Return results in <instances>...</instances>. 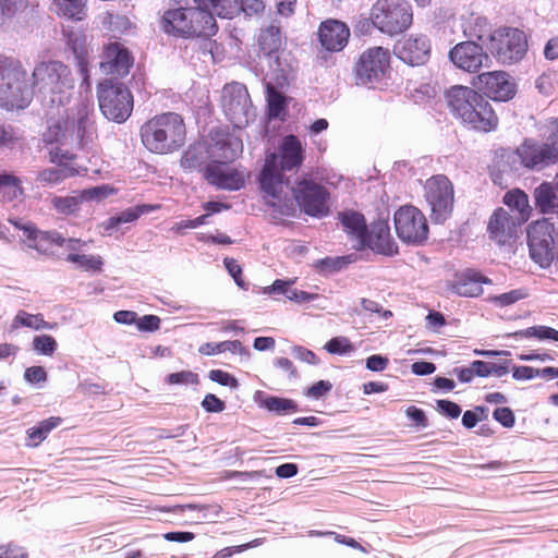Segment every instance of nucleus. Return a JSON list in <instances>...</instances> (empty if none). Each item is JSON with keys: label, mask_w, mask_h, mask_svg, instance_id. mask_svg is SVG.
I'll return each mask as SVG.
<instances>
[{"label": "nucleus", "mask_w": 558, "mask_h": 558, "mask_svg": "<svg viewBox=\"0 0 558 558\" xmlns=\"http://www.w3.org/2000/svg\"><path fill=\"white\" fill-rule=\"evenodd\" d=\"M71 72L61 61H41L33 70V85L22 63L0 57V105H29L33 98L41 105H66V89L72 87Z\"/></svg>", "instance_id": "nucleus-1"}, {"label": "nucleus", "mask_w": 558, "mask_h": 558, "mask_svg": "<svg viewBox=\"0 0 558 558\" xmlns=\"http://www.w3.org/2000/svg\"><path fill=\"white\" fill-rule=\"evenodd\" d=\"M336 219L347 236L354 241L355 252L372 251L376 255L395 257L399 255V245L391 234L388 217H377L371 223L365 215L353 208H343Z\"/></svg>", "instance_id": "nucleus-2"}, {"label": "nucleus", "mask_w": 558, "mask_h": 558, "mask_svg": "<svg viewBox=\"0 0 558 558\" xmlns=\"http://www.w3.org/2000/svg\"><path fill=\"white\" fill-rule=\"evenodd\" d=\"M256 107H222L227 119L233 126L230 131L228 126H216L209 131V146L211 149V160L234 162L243 153L242 135L236 134L235 130L242 131L250 123L252 109Z\"/></svg>", "instance_id": "nucleus-3"}, {"label": "nucleus", "mask_w": 558, "mask_h": 558, "mask_svg": "<svg viewBox=\"0 0 558 558\" xmlns=\"http://www.w3.org/2000/svg\"><path fill=\"white\" fill-rule=\"evenodd\" d=\"M140 133L143 145L149 151L167 154L183 145L186 129L180 114L166 112L145 122Z\"/></svg>", "instance_id": "nucleus-4"}, {"label": "nucleus", "mask_w": 558, "mask_h": 558, "mask_svg": "<svg viewBox=\"0 0 558 558\" xmlns=\"http://www.w3.org/2000/svg\"><path fill=\"white\" fill-rule=\"evenodd\" d=\"M521 165L532 171H541L558 163V118H554L548 125L546 142L526 137L518 146Z\"/></svg>", "instance_id": "nucleus-5"}, {"label": "nucleus", "mask_w": 558, "mask_h": 558, "mask_svg": "<svg viewBox=\"0 0 558 558\" xmlns=\"http://www.w3.org/2000/svg\"><path fill=\"white\" fill-rule=\"evenodd\" d=\"M291 193L295 205L305 215L322 219L330 214V192L311 174L303 173L296 178Z\"/></svg>", "instance_id": "nucleus-6"}, {"label": "nucleus", "mask_w": 558, "mask_h": 558, "mask_svg": "<svg viewBox=\"0 0 558 558\" xmlns=\"http://www.w3.org/2000/svg\"><path fill=\"white\" fill-rule=\"evenodd\" d=\"M371 21L381 33L396 36L411 26L412 8L404 0H377L371 10Z\"/></svg>", "instance_id": "nucleus-7"}, {"label": "nucleus", "mask_w": 558, "mask_h": 558, "mask_svg": "<svg viewBox=\"0 0 558 558\" xmlns=\"http://www.w3.org/2000/svg\"><path fill=\"white\" fill-rule=\"evenodd\" d=\"M398 239L411 247L424 246L429 239V225L425 215L414 205L400 206L393 214Z\"/></svg>", "instance_id": "nucleus-8"}, {"label": "nucleus", "mask_w": 558, "mask_h": 558, "mask_svg": "<svg viewBox=\"0 0 558 558\" xmlns=\"http://www.w3.org/2000/svg\"><path fill=\"white\" fill-rule=\"evenodd\" d=\"M356 85L377 88L386 84L390 74V54L383 47L365 50L353 69Z\"/></svg>", "instance_id": "nucleus-9"}, {"label": "nucleus", "mask_w": 558, "mask_h": 558, "mask_svg": "<svg viewBox=\"0 0 558 558\" xmlns=\"http://www.w3.org/2000/svg\"><path fill=\"white\" fill-rule=\"evenodd\" d=\"M555 225L542 217L526 228V242L530 258L542 269H547L555 260Z\"/></svg>", "instance_id": "nucleus-10"}, {"label": "nucleus", "mask_w": 558, "mask_h": 558, "mask_svg": "<svg viewBox=\"0 0 558 558\" xmlns=\"http://www.w3.org/2000/svg\"><path fill=\"white\" fill-rule=\"evenodd\" d=\"M425 198L430 207V219L436 225L445 223L452 215L454 191L452 182L445 174L427 180Z\"/></svg>", "instance_id": "nucleus-11"}, {"label": "nucleus", "mask_w": 558, "mask_h": 558, "mask_svg": "<svg viewBox=\"0 0 558 558\" xmlns=\"http://www.w3.org/2000/svg\"><path fill=\"white\" fill-rule=\"evenodd\" d=\"M488 36L490 52L504 64L515 63L526 53V36L518 28L497 29Z\"/></svg>", "instance_id": "nucleus-12"}, {"label": "nucleus", "mask_w": 558, "mask_h": 558, "mask_svg": "<svg viewBox=\"0 0 558 558\" xmlns=\"http://www.w3.org/2000/svg\"><path fill=\"white\" fill-rule=\"evenodd\" d=\"M306 157V151L301 140L294 134H286L277 141L274 149H268L265 159L283 171H298Z\"/></svg>", "instance_id": "nucleus-13"}, {"label": "nucleus", "mask_w": 558, "mask_h": 558, "mask_svg": "<svg viewBox=\"0 0 558 558\" xmlns=\"http://www.w3.org/2000/svg\"><path fill=\"white\" fill-rule=\"evenodd\" d=\"M476 80L475 85L494 101H509L517 93L515 82L504 71L481 73Z\"/></svg>", "instance_id": "nucleus-14"}, {"label": "nucleus", "mask_w": 558, "mask_h": 558, "mask_svg": "<svg viewBox=\"0 0 558 558\" xmlns=\"http://www.w3.org/2000/svg\"><path fill=\"white\" fill-rule=\"evenodd\" d=\"M453 280L448 281L447 289L462 298H480L484 293V284H493V280L480 269L466 267L453 275Z\"/></svg>", "instance_id": "nucleus-15"}, {"label": "nucleus", "mask_w": 558, "mask_h": 558, "mask_svg": "<svg viewBox=\"0 0 558 558\" xmlns=\"http://www.w3.org/2000/svg\"><path fill=\"white\" fill-rule=\"evenodd\" d=\"M230 162L211 160L204 169V180L217 190L236 192L245 187L244 173L227 167Z\"/></svg>", "instance_id": "nucleus-16"}, {"label": "nucleus", "mask_w": 558, "mask_h": 558, "mask_svg": "<svg viewBox=\"0 0 558 558\" xmlns=\"http://www.w3.org/2000/svg\"><path fill=\"white\" fill-rule=\"evenodd\" d=\"M450 61L459 69L475 73L483 66H489L490 58L478 44L468 40L457 44L449 51Z\"/></svg>", "instance_id": "nucleus-17"}, {"label": "nucleus", "mask_w": 558, "mask_h": 558, "mask_svg": "<svg viewBox=\"0 0 558 558\" xmlns=\"http://www.w3.org/2000/svg\"><path fill=\"white\" fill-rule=\"evenodd\" d=\"M520 161L518 147L514 149L510 147L497 148L494 151L492 162L487 167L492 182L501 189L507 187L508 182L505 175L518 172L522 167Z\"/></svg>", "instance_id": "nucleus-18"}, {"label": "nucleus", "mask_w": 558, "mask_h": 558, "mask_svg": "<svg viewBox=\"0 0 558 558\" xmlns=\"http://www.w3.org/2000/svg\"><path fill=\"white\" fill-rule=\"evenodd\" d=\"M286 173L287 171L264 159L262 168L255 175L259 192L272 199H280L283 186L290 185V178Z\"/></svg>", "instance_id": "nucleus-19"}, {"label": "nucleus", "mask_w": 558, "mask_h": 558, "mask_svg": "<svg viewBox=\"0 0 558 558\" xmlns=\"http://www.w3.org/2000/svg\"><path fill=\"white\" fill-rule=\"evenodd\" d=\"M456 118L471 129L484 133L495 131L498 126V117L494 107H448Z\"/></svg>", "instance_id": "nucleus-20"}, {"label": "nucleus", "mask_w": 558, "mask_h": 558, "mask_svg": "<svg viewBox=\"0 0 558 558\" xmlns=\"http://www.w3.org/2000/svg\"><path fill=\"white\" fill-rule=\"evenodd\" d=\"M430 52V44L425 35L410 36L396 43L395 56L411 66L422 65L427 62Z\"/></svg>", "instance_id": "nucleus-21"}, {"label": "nucleus", "mask_w": 558, "mask_h": 558, "mask_svg": "<svg viewBox=\"0 0 558 558\" xmlns=\"http://www.w3.org/2000/svg\"><path fill=\"white\" fill-rule=\"evenodd\" d=\"M253 402L260 410L275 416H286L302 411L294 399L270 395L263 390H256L253 393Z\"/></svg>", "instance_id": "nucleus-22"}, {"label": "nucleus", "mask_w": 558, "mask_h": 558, "mask_svg": "<svg viewBox=\"0 0 558 558\" xmlns=\"http://www.w3.org/2000/svg\"><path fill=\"white\" fill-rule=\"evenodd\" d=\"M350 29L345 23L338 20L322 22L318 28V40L328 51L342 50L349 40Z\"/></svg>", "instance_id": "nucleus-23"}, {"label": "nucleus", "mask_w": 558, "mask_h": 558, "mask_svg": "<svg viewBox=\"0 0 558 558\" xmlns=\"http://www.w3.org/2000/svg\"><path fill=\"white\" fill-rule=\"evenodd\" d=\"M159 204L140 203L134 206L128 207L112 216L101 223L104 235H111L118 231L122 225L136 221L144 215L154 213L160 209Z\"/></svg>", "instance_id": "nucleus-24"}, {"label": "nucleus", "mask_w": 558, "mask_h": 558, "mask_svg": "<svg viewBox=\"0 0 558 558\" xmlns=\"http://www.w3.org/2000/svg\"><path fill=\"white\" fill-rule=\"evenodd\" d=\"M533 209L538 215H556L558 217V186L553 182L543 181L532 192Z\"/></svg>", "instance_id": "nucleus-25"}, {"label": "nucleus", "mask_w": 558, "mask_h": 558, "mask_svg": "<svg viewBox=\"0 0 558 558\" xmlns=\"http://www.w3.org/2000/svg\"><path fill=\"white\" fill-rule=\"evenodd\" d=\"M211 159L209 142L202 140L194 142L183 151L180 165L185 171H198L204 175V169Z\"/></svg>", "instance_id": "nucleus-26"}, {"label": "nucleus", "mask_w": 558, "mask_h": 558, "mask_svg": "<svg viewBox=\"0 0 558 558\" xmlns=\"http://www.w3.org/2000/svg\"><path fill=\"white\" fill-rule=\"evenodd\" d=\"M133 59L129 51L118 43H111L106 50V61L100 62L104 71L124 76L129 73Z\"/></svg>", "instance_id": "nucleus-27"}, {"label": "nucleus", "mask_w": 558, "mask_h": 558, "mask_svg": "<svg viewBox=\"0 0 558 558\" xmlns=\"http://www.w3.org/2000/svg\"><path fill=\"white\" fill-rule=\"evenodd\" d=\"M98 105H133L128 87L113 80H105L97 88Z\"/></svg>", "instance_id": "nucleus-28"}, {"label": "nucleus", "mask_w": 558, "mask_h": 558, "mask_svg": "<svg viewBox=\"0 0 558 558\" xmlns=\"http://www.w3.org/2000/svg\"><path fill=\"white\" fill-rule=\"evenodd\" d=\"M161 24L165 33L183 38H190V8H179L166 11L162 16ZM192 33H195V29H193Z\"/></svg>", "instance_id": "nucleus-29"}, {"label": "nucleus", "mask_w": 558, "mask_h": 558, "mask_svg": "<svg viewBox=\"0 0 558 558\" xmlns=\"http://www.w3.org/2000/svg\"><path fill=\"white\" fill-rule=\"evenodd\" d=\"M359 258L360 257L356 253H349L337 256H325L323 258L316 259L312 264V267L320 277L329 278L345 270L351 264L356 263Z\"/></svg>", "instance_id": "nucleus-30"}, {"label": "nucleus", "mask_w": 558, "mask_h": 558, "mask_svg": "<svg viewBox=\"0 0 558 558\" xmlns=\"http://www.w3.org/2000/svg\"><path fill=\"white\" fill-rule=\"evenodd\" d=\"M502 203L508 207L511 213H515L518 225L525 223L533 211L530 205V198L525 191L519 187L507 191L502 197Z\"/></svg>", "instance_id": "nucleus-31"}, {"label": "nucleus", "mask_w": 558, "mask_h": 558, "mask_svg": "<svg viewBox=\"0 0 558 558\" xmlns=\"http://www.w3.org/2000/svg\"><path fill=\"white\" fill-rule=\"evenodd\" d=\"M189 25H191V31L195 29V33L191 32L190 38L211 37L218 31L216 19L213 16V12L199 8H190Z\"/></svg>", "instance_id": "nucleus-32"}, {"label": "nucleus", "mask_w": 558, "mask_h": 558, "mask_svg": "<svg viewBox=\"0 0 558 558\" xmlns=\"http://www.w3.org/2000/svg\"><path fill=\"white\" fill-rule=\"evenodd\" d=\"M518 220L512 217L509 213H507L504 208H496L488 221L487 232L489 233L490 239L497 240L501 239L506 234L509 236L515 232V228L518 227Z\"/></svg>", "instance_id": "nucleus-33"}, {"label": "nucleus", "mask_w": 558, "mask_h": 558, "mask_svg": "<svg viewBox=\"0 0 558 558\" xmlns=\"http://www.w3.org/2000/svg\"><path fill=\"white\" fill-rule=\"evenodd\" d=\"M62 422L63 418L60 416H50L27 428L25 446L28 448L38 447L47 439L50 432L59 427Z\"/></svg>", "instance_id": "nucleus-34"}, {"label": "nucleus", "mask_w": 558, "mask_h": 558, "mask_svg": "<svg viewBox=\"0 0 558 558\" xmlns=\"http://www.w3.org/2000/svg\"><path fill=\"white\" fill-rule=\"evenodd\" d=\"M68 46L72 50L78 72L82 77V85L86 88L89 87V74H88V62H87V49L85 45V37L82 35H71L68 39Z\"/></svg>", "instance_id": "nucleus-35"}, {"label": "nucleus", "mask_w": 558, "mask_h": 558, "mask_svg": "<svg viewBox=\"0 0 558 558\" xmlns=\"http://www.w3.org/2000/svg\"><path fill=\"white\" fill-rule=\"evenodd\" d=\"M414 105H426L440 99L441 88L437 83H413L407 88Z\"/></svg>", "instance_id": "nucleus-36"}, {"label": "nucleus", "mask_w": 558, "mask_h": 558, "mask_svg": "<svg viewBox=\"0 0 558 558\" xmlns=\"http://www.w3.org/2000/svg\"><path fill=\"white\" fill-rule=\"evenodd\" d=\"M69 126L70 117L68 113L58 118L51 117L47 119V129L43 133L41 141L46 145L61 144L65 138Z\"/></svg>", "instance_id": "nucleus-37"}, {"label": "nucleus", "mask_w": 558, "mask_h": 558, "mask_svg": "<svg viewBox=\"0 0 558 558\" xmlns=\"http://www.w3.org/2000/svg\"><path fill=\"white\" fill-rule=\"evenodd\" d=\"M24 195L21 178L8 170L0 171V198L11 203Z\"/></svg>", "instance_id": "nucleus-38"}, {"label": "nucleus", "mask_w": 558, "mask_h": 558, "mask_svg": "<svg viewBox=\"0 0 558 558\" xmlns=\"http://www.w3.org/2000/svg\"><path fill=\"white\" fill-rule=\"evenodd\" d=\"M281 45L282 38L279 26L269 25L260 29L258 35V46L265 56L271 57L274 53L278 52Z\"/></svg>", "instance_id": "nucleus-39"}, {"label": "nucleus", "mask_w": 558, "mask_h": 558, "mask_svg": "<svg viewBox=\"0 0 558 558\" xmlns=\"http://www.w3.org/2000/svg\"><path fill=\"white\" fill-rule=\"evenodd\" d=\"M21 327L31 328L34 330L40 329H52L53 325L49 322H46L43 314H31L24 310H20L11 325L9 331L12 332Z\"/></svg>", "instance_id": "nucleus-40"}, {"label": "nucleus", "mask_w": 558, "mask_h": 558, "mask_svg": "<svg viewBox=\"0 0 558 558\" xmlns=\"http://www.w3.org/2000/svg\"><path fill=\"white\" fill-rule=\"evenodd\" d=\"M196 8L213 12V16L218 15L222 19H232L236 15V0H194Z\"/></svg>", "instance_id": "nucleus-41"}, {"label": "nucleus", "mask_w": 558, "mask_h": 558, "mask_svg": "<svg viewBox=\"0 0 558 558\" xmlns=\"http://www.w3.org/2000/svg\"><path fill=\"white\" fill-rule=\"evenodd\" d=\"M78 174V171L74 167L63 168H45L38 172L36 182L43 186L57 185L63 182L68 178H73Z\"/></svg>", "instance_id": "nucleus-42"}, {"label": "nucleus", "mask_w": 558, "mask_h": 558, "mask_svg": "<svg viewBox=\"0 0 558 558\" xmlns=\"http://www.w3.org/2000/svg\"><path fill=\"white\" fill-rule=\"evenodd\" d=\"M83 203L84 198L82 191H80L78 195H54L51 198L52 208L63 216H76L80 213Z\"/></svg>", "instance_id": "nucleus-43"}, {"label": "nucleus", "mask_w": 558, "mask_h": 558, "mask_svg": "<svg viewBox=\"0 0 558 558\" xmlns=\"http://www.w3.org/2000/svg\"><path fill=\"white\" fill-rule=\"evenodd\" d=\"M252 105L245 85L239 82L226 84L221 92V105Z\"/></svg>", "instance_id": "nucleus-44"}, {"label": "nucleus", "mask_w": 558, "mask_h": 558, "mask_svg": "<svg viewBox=\"0 0 558 558\" xmlns=\"http://www.w3.org/2000/svg\"><path fill=\"white\" fill-rule=\"evenodd\" d=\"M447 105H473L480 95L471 87L453 85L444 93Z\"/></svg>", "instance_id": "nucleus-45"}, {"label": "nucleus", "mask_w": 558, "mask_h": 558, "mask_svg": "<svg viewBox=\"0 0 558 558\" xmlns=\"http://www.w3.org/2000/svg\"><path fill=\"white\" fill-rule=\"evenodd\" d=\"M65 260L75 265L77 269L99 274L102 271L104 259L100 255L69 253Z\"/></svg>", "instance_id": "nucleus-46"}, {"label": "nucleus", "mask_w": 558, "mask_h": 558, "mask_svg": "<svg viewBox=\"0 0 558 558\" xmlns=\"http://www.w3.org/2000/svg\"><path fill=\"white\" fill-rule=\"evenodd\" d=\"M28 8L27 0H0V27L8 26Z\"/></svg>", "instance_id": "nucleus-47"}, {"label": "nucleus", "mask_w": 558, "mask_h": 558, "mask_svg": "<svg viewBox=\"0 0 558 558\" xmlns=\"http://www.w3.org/2000/svg\"><path fill=\"white\" fill-rule=\"evenodd\" d=\"M82 109L83 110H78L76 120H70V124L73 125V132L75 134L78 148L84 149L92 141V133L87 129L88 107H82Z\"/></svg>", "instance_id": "nucleus-48"}, {"label": "nucleus", "mask_w": 558, "mask_h": 558, "mask_svg": "<svg viewBox=\"0 0 558 558\" xmlns=\"http://www.w3.org/2000/svg\"><path fill=\"white\" fill-rule=\"evenodd\" d=\"M324 350L331 355L345 356L353 353L356 347L348 337L335 336L324 344Z\"/></svg>", "instance_id": "nucleus-49"}, {"label": "nucleus", "mask_w": 558, "mask_h": 558, "mask_svg": "<svg viewBox=\"0 0 558 558\" xmlns=\"http://www.w3.org/2000/svg\"><path fill=\"white\" fill-rule=\"evenodd\" d=\"M290 107H266V112L263 120V133L270 137L275 131L276 125L271 126L272 122H284L289 117Z\"/></svg>", "instance_id": "nucleus-50"}, {"label": "nucleus", "mask_w": 558, "mask_h": 558, "mask_svg": "<svg viewBox=\"0 0 558 558\" xmlns=\"http://www.w3.org/2000/svg\"><path fill=\"white\" fill-rule=\"evenodd\" d=\"M529 295V290L526 288H519L505 293L489 295L487 298V302L499 307H506L517 303L518 301L526 299Z\"/></svg>", "instance_id": "nucleus-51"}, {"label": "nucleus", "mask_w": 558, "mask_h": 558, "mask_svg": "<svg viewBox=\"0 0 558 558\" xmlns=\"http://www.w3.org/2000/svg\"><path fill=\"white\" fill-rule=\"evenodd\" d=\"M27 240V246L41 254H47V247L43 245V233L36 223L26 220V225L21 230Z\"/></svg>", "instance_id": "nucleus-52"}, {"label": "nucleus", "mask_w": 558, "mask_h": 558, "mask_svg": "<svg viewBox=\"0 0 558 558\" xmlns=\"http://www.w3.org/2000/svg\"><path fill=\"white\" fill-rule=\"evenodd\" d=\"M58 13L73 20H82L85 0H54Z\"/></svg>", "instance_id": "nucleus-53"}, {"label": "nucleus", "mask_w": 558, "mask_h": 558, "mask_svg": "<svg viewBox=\"0 0 558 558\" xmlns=\"http://www.w3.org/2000/svg\"><path fill=\"white\" fill-rule=\"evenodd\" d=\"M33 350L45 356H52L58 349V342L51 335L40 333L33 338Z\"/></svg>", "instance_id": "nucleus-54"}, {"label": "nucleus", "mask_w": 558, "mask_h": 558, "mask_svg": "<svg viewBox=\"0 0 558 558\" xmlns=\"http://www.w3.org/2000/svg\"><path fill=\"white\" fill-rule=\"evenodd\" d=\"M163 383L168 386L198 385L199 376L197 373L183 369L167 374L163 378Z\"/></svg>", "instance_id": "nucleus-55"}, {"label": "nucleus", "mask_w": 558, "mask_h": 558, "mask_svg": "<svg viewBox=\"0 0 558 558\" xmlns=\"http://www.w3.org/2000/svg\"><path fill=\"white\" fill-rule=\"evenodd\" d=\"M333 385L330 380L319 379L303 389V396L311 400H324L331 392Z\"/></svg>", "instance_id": "nucleus-56"}, {"label": "nucleus", "mask_w": 558, "mask_h": 558, "mask_svg": "<svg viewBox=\"0 0 558 558\" xmlns=\"http://www.w3.org/2000/svg\"><path fill=\"white\" fill-rule=\"evenodd\" d=\"M117 190L108 183L82 190L84 202H101L113 195Z\"/></svg>", "instance_id": "nucleus-57"}, {"label": "nucleus", "mask_w": 558, "mask_h": 558, "mask_svg": "<svg viewBox=\"0 0 558 558\" xmlns=\"http://www.w3.org/2000/svg\"><path fill=\"white\" fill-rule=\"evenodd\" d=\"M207 377L213 383L228 387L231 390H236L240 387V381L233 374L220 368L210 369Z\"/></svg>", "instance_id": "nucleus-58"}, {"label": "nucleus", "mask_w": 558, "mask_h": 558, "mask_svg": "<svg viewBox=\"0 0 558 558\" xmlns=\"http://www.w3.org/2000/svg\"><path fill=\"white\" fill-rule=\"evenodd\" d=\"M434 408L438 414L448 420H457L462 413L461 405L450 399H437Z\"/></svg>", "instance_id": "nucleus-59"}, {"label": "nucleus", "mask_w": 558, "mask_h": 558, "mask_svg": "<svg viewBox=\"0 0 558 558\" xmlns=\"http://www.w3.org/2000/svg\"><path fill=\"white\" fill-rule=\"evenodd\" d=\"M404 414L410 422L409 426L411 427L416 429H424L429 426V420L426 412L416 405L408 407L404 411Z\"/></svg>", "instance_id": "nucleus-60"}, {"label": "nucleus", "mask_w": 558, "mask_h": 558, "mask_svg": "<svg viewBox=\"0 0 558 558\" xmlns=\"http://www.w3.org/2000/svg\"><path fill=\"white\" fill-rule=\"evenodd\" d=\"M223 266L228 274L232 277L235 284L242 289L247 290L250 287V283L244 280L243 278V269L242 266L239 264V262L233 257H225L223 258Z\"/></svg>", "instance_id": "nucleus-61"}, {"label": "nucleus", "mask_w": 558, "mask_h": 558, "mask_svg": "<svg viewBox=\"0 0 558 558\" xmlns=\"http://www.w3.org/2000/svg\"><path fill=\"white\" fill-rule=\"evenodd\" d=\"M23 378L28 385L40 388L48 380V373L44 366L33 365L25 368Z\"/></svg>", "instance_id": "nucleus-62"}, {"label": "nucleus", "mask_w": 558, "mask_h": 558, "mask_svg": "<svg viewBox=\"0 0 558 558\" xmlns=\"http://www.w3.org/2000/svg\"><path fill=\"white\" fill-rule=\"evenodd\" d=\"M133 108L134 107H99L106 119L118 124L124 123L132 116Z\"/></svg>", "instance_id": "nucleus-63"}, {"label": "nucleus", "mask_w": 558, "mask_h": 558, "mask_svg": "<svg viewBox=\"0 0 558 558\" xmlns=\"http://www.w3.org/2000/svg\"><path fill=\"white\" fill-rule=\"evenodd\" d=\"M236 14L241 11L246 16H259L266 8V0H236Z\"/></svg>", "instance_id": "nucleus-64"}]
</instances>
